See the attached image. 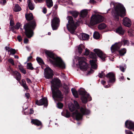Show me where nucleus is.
Segmentation results:
<instances>
[{
  "mask_svg": "<svg viewBox=\"0 0 134 134\" xmlns=\"http://www.w3.org/2000/svg\"><path fill=\"white\" fill-rule=\"evenodd\" d=\"M51 90L52 94V97L55 100L61 101L63 98L61 92L59 89L61 87V90L67 94V85L64 83L61 86L60 80L59 79H53L51 82Z\"/></svg>",
  "mask_w": 134,
  "mask_h": 134,
  "instance_id": "obj_1",
  "label": "nucleus"
},
{
  "mask_svg": "<svg viewBox=\"0 0 134 134\" xmlns=\"http://www.w3.org/2000/svg\"><path fill=\"white\" fill-rule=\"evenodd\" d=\"M25 17L26 20L30 21L25 24L23 27L25 30V33L26 36L28 38H30L33 35V31L35 29L36 24L35 20L31 21L34 19L32 13L26 14Z\"/></svg>",
  "mask_w": 134,
  "mask_h": 134,
  "instance_id": "obj_2",
  "label": "nucleus"
},
{
  "mask_svg": "<svg viewBox=\"0 0 134 134\" xmlns=\"http://www.w3.org/2000/svg\"><path fill=\"white\" fill-rule=\"evenodd\" d=\"M45 53L50 63L59 68L64 69L65 65L64 63L60 58L57 57L53 52L45 50Z\"/></svg>",
  "mask_w": 134,
  "mask_h": 134,
  "instance_id": "obj_3",
  "label": "nucleus"
},
{
  "mask_svg": "<svg viewBox=\"0 0 134 134\" xmlns=\"http://www.w3.org/2000/svg\"><path fill=\"white\" fill-rule=\"evenodd\" d=\"M125 11L122 5L120 4H117L115 8V18L118 20L119 15L123 17L126 15Z\"/></svg>",
  "mask_w": 134,
  "mask_h": 134,
  "instance_id": "obj_4",
  "label": "nucleus"
},
{
  "mask_svg": "<svg viewBox=\"0 0 134 134\" xmlns=\"http://www.w3.org/2000/svg\"><path fill=\"white\" fill-rule=\"evenodd\" d=\"M104 19V18L100 15L98 14L93 15L91 18L90 24L94 25L103 22Z\"/></svg>",
  "mask_w": 134,
  "mask_h": 134,
  "instance_id": "obj_5",
  "label": "nucleus"
},
{
  "mask_svg": "<svg viewBox=\"0 0 134 134\" xmlns=\"http://www.w3.org/2000/svg\"><path fill=\"white\" fill-rule=\"evenodd\" d=\"M80 111L81 114L77 110L73 113V116L75 117L76 119L77 120L81 119L83 115L88 114L90 113V111L87 109L85 107H81Z\"/></svg>",
  "mask_w": 134,
  "mask_h": 134,
  "instance_id": "obj_6",
  "label": "nucleus"
},
{
  "mask_svg": "<svg viewBox=\"0 0 134 134\" xmlns=\"http://www.w3.org/2000/svg\"><path fill=\"white\" fill-rule=\"evenodd\" d=\"M53 18L51 21V26L53 30H57L60 26V20L58 17L57 13L54 12Z\"/></svg>",
  "mask_w": 134,
  "mask_h": 134,
  "instance_id": "obj_7",
  "label": "nucleus"
},
{
  "mask_svg": "<svg viewBox=\"0 0 134 134\" xmlns=\"http://www.w3.org/2000/svg\"><path fill=\"white\" fill-rule=\"evenodd\" d=\"M68 29L70 33H73L76 28L77 23L74 21L73 18L71 16L68 17Z\"/></svg>",
  "mask_w": 134,
  "mask_h": 134,
  "instance_id": "obj_8",
  "label": "nucleus"
},
{
  "mask_svg": "<svg viewBox=\"0 0 134 134\" xmlns=\"http://www.w3.org/2000/svg\"><path fill=\"white\" fill-rule=\"evenodd\" d=\"M80 69L82 71L86 70L88 68V65L85 62L86 59L83 57H77Z\"/></svg>",
  "mask_w": 134,
  "mask_h": 134,
  "instance_id": "obj_9",
  "label": "nucleus"
},
{
  "mask_svg": "<svg viewBox=\"0 0 134 134\" xmlns=\"http://www.w3.org/2000/svg\"><path fill=\"white\" fill-rule=\"evenodd\" d=\"M78 92L79 94L82 96L81 99L83 103H86L88 100L91 101L92 100L91 98L90 95L88 94H87L86 92L79 90Z\"/></svg>",
  "mask_w": 134,
  "mask_h": 134,
  "instance_id": "obj_10",
  "label": "nucleus"
},
{
  "mask_svg": "<svg viewBox=\"0 0 134 134\" xmlns=\"http://www.w3.org/2000/svg\"><path fill=\"white\" fill-rule=\"evenodd\" d=\"M44 77L46 79H52L54 74L53 71L49 67H46L44 70Z\"/></svg>",
  "mask_w": 134,
  "mask_h": 134,
  "instance_id": "obj_11",
  "label": "nucleus"
},
{
  "mask_svg": "<svg viewBox=\"0 0 134 134\" xmlns=\"http://www.w3.org/2000/svg\"><path fill=\"white\" fill-rule=\"evenodd\" d=\"M89 57L91 58L94 59L90 60V62L92 68L94 69H96L97 65L96 63V62L97 61V56L96 55L93 53L90 52L89 54Z\"/></svg>",
  "mask_w": 134,
  "mask_h": 134,
  "instance_id": "obj_12",
  "label": "nucleus"
},
{
  "mask_svg": "<svg viewBox=\"0 0 134 134\" xmlns=\"http://www.w3.org/2000/svg\"><path fill=\"white\" fill-rule=\"evenodd\" d=\"M35 104L39 106L44 105L45 107H47L48 105V101L47 98H43L39 100H36Z\"/></svg>",
  "mask_w": 134,
  "mask_h": 134,
  "instance_id": "obj_13",
  "label": "nucleus"
},
{
  "mask_svg": "<svg viewBox=\"0 0 134 134\" xmlns=\"http://www.w3.org/2000/svg\"><path fill=\"white\" fill-rule=\"evenodd\" d=\"M93 51L102 60H105L106 55L101 50L98 49H95L93 50Z\"/></svg>",
  "mask_w": 134,
  "mask_h": 134,
  "instance_id": "obj_14",
  "label": "nucleus"
},
{
  "mask_svg": "<svg viewBox=\"0 0 134 134\" xmlns=\"http://www.w3.org/2000/svg\"><path fill=\"white\" fill-rule=\"evenodd\" d=\"M106 76L109 79V82L110 83H113L115 80V75L112 72H109L106 75Z\"/></svg>",
  "mask_w": 134,
  "mask_h": 134,
  "instance_id": "obj_15",
  "label": "nucleus"
},
{
  "mask_svg": "<svg viewBox=\"0 0 134 134\" xmlns=\"http://www.w3.org/2000/svg\"><path fill=\"white\" fill-rule=\"evenodd\" d=\"M121 46V44L120 42L116 43L112 45L111 47V50L112 53H114L116 51L119 49Z\"/></svg>",
  "mask_w": 134,
  "mask_h": 134,
  "instance_id": "obj_16",
  "label": "nucleus"
},
{
  "mask_svg": "<svg viewBox=\"0 0 134 134\" xmlns=\"http://www.w3.org/2000/svg\"><path fill=\"white\" fill-rule=\"evenodd\" d=\"M31 123L32 125H34L38 126H41V127L39 128V129H41L42 126V122L37 119H32Z\"/></svg>",
  "mask_w": 134,
  "mask_h": 134,
  "instance_id": "obj_17",
  "label": "nucleus"
},
{
  "mask_svg": "<svg viewBox=\"0 0 134 134\" xmlns=\"http://www.w3.org/2000/svg\"><path fill=\"white\" fill-rule=\"evenodd\" d=\"M123 23L125 26L130 27L131 24V22L130 20L127 17H125L123 19Z\"/></svg>",
  "mask_w": 134,
  "mask_h": 134,
  "instance_id": "obj_18",
  "label": "nucleus"
},
{
  "mask_svg": "<svg viewBox=\"0 0 134 134\" xmlns=\"http://www.w3.org/2000/svg\"><path fill=\"white\" fill-rule=\"evenodd\" d=\"M12 74L14 76L16 80L18 81H19L21 79V75L17 71H12Z\"/></svg>",
  "mask_w": 134,
  "mask_h": 134,
  "instance_id": "obj_19",
  "label": "nucleus"
},
{
  "mask_svg": "<svg viewBox=\"0 0 134 134\" xmlns=\"http://www.w3.org/2000/svg\"><path fill=\"white\" fill-rule=\"evenodd\" d=\"M68 13L75 18H76L79 14V12L76 10L70 11L68 12Z\"/></svg>",
  "mask_w": 134,
  "mask_h": 134,
  "instance_id": "obj_20",
  "label": "nucleus"
},
{
  "mask_svg": "<svg viewBox=\"0 0 134 134\" xmlns=\"http://www.w3.org/2000/svg\"><path fill=\"white\" fill-rule=\"evenodd\" d=\"M116 32L120 35H123L124 34V30L121 26H120L116 30Z\"/></svg>",
  "mask_w": 134,
  "mask_h": 134,
  "instance_id": "obj_21",
  "label": "nucleus"
},
{
  "mask_svg": "<svg viewBox=\"0 0 134 134\" xmlns=\"http://www.w3.org/2000/svg\"><path fill=\"white\" fill-rule=\"evenodd\" d=\"M87 14L88 10L85 9L81 11L80 15L81 17L84 18L86 16Z\"/></svg>",
  "mask_w": 134,
  "mask_h": 134,
  "instance_id": "obj_22",
  "label": "nucleus"
},
{
  "mask_svg": "<svg viewBox=\"0 0 134 134\" xmlns=\"http://www.w3.org/2000/svg\"><path fill=\"white\" fill-rule=\"evenodd\" d=\"M46 3L47 7L50 8L53 6V2L52 0H46Z\"/></svg>",
  "mask_w": 134,
  "mask_h": 134,
  "instance_id": "obj_23",
  "label": "nucleus"
},
{
  "mask_svg": "<svg viewBox=\"0 0 134 134\" xmlns=\"http://www.w3.org/2000/svg\"><path fill=\"white\" fill-rule=\"evenodd\" d=\"M81 39L82 40H86L88 39L89 37V35L87 34L83 33L81 34L80 36Z\"/></svg>",
  "mask_w": 134,
  "mask_h": 134,
  "instance_id": "obj_24",
  "label": "nucleus"
},
{
  "mask_svg": "<svg viewBox=\"0 0 134 134\" xmlns=\"http://www.w3.org/2000/svg\"><path fill=\"white\" fill-rule=\"evenodd\" d=\"M28 4V6L29 9L32 10L34 9V4L31 2V1L27 2Z\"/></svg>",
  "mask_w": 134,
  "mask_h": 134,
  "instance_id": "obj_25",
  "label": "nucleus"
},
{
  "mask_svg": "<svg viewBox=\"0 0 134 134\" xmlns=\"http://www.w3.org/2000/svg\"><path fill=\"white\" fill-rule=\"evenodd\" d=\"M106 25L104 23H102L98 26V29L100 30L104 29L106 27Z\"/></svg>",
  "mask_w": 134,
  "mask_h": 134,
  "instance_id": "obj_26",
  "label": "nucleus"
},
{
  "mask_svg": "<svg viewBox=\"0 0 134 134\" xmlns=\"http://www.w3.org/2000/svg\"><path fill=\"white\" fill-rule=\"evenodd\" d=\"M36 60L37 62L40 65L44 64V63L43 62V60L41 58L39 57H37L36 58Z\"/></svg>",
  "mask_w": 134,
  "mask_h": 134,
  "instance_id": "obj_27",
  "label": "nucleus"
},
{
  "mask_svg": "<svg viewBox=\"0 0 134 134\" xmlns=\"http://www.w3.org/2000/svg\"><path fill=\"white\" fill-rule=\"evenodd\" d=\"M71 90L73 96L76 98L78 97V95L76 91L73 88L71 89Z\"/></svg>",
  "mask_w": 134,
  "mask_h": 134,
  "instance_id": "obj_28",
  "label": "nucleus"
},
{
  "mask_svg": "<svg viewBox=\"0 0 134 134\" xmlns=\"http://www.w3.org/2000/svg\"><path fill=\"white\" fill-rule=\"evenodd\" d=\"M27 69L31 70H33L34 69L32 66V64L31 63H27Z\"/></svg>",
  "mask_w": 134,
  "mask_h": 134,
  "instance_id": "obj_29",
  "label": "nucleus"
},
{
  "mask_svg": "<svg viewBox=\"0 0 134 134\" xmlns=\"http://www.w3.org/2000/svg\"><path fill=\"white\" fill-rule=\"evenodd\" d=\"M126 50L124 48L121 49L119 51V53L120 55L121 56L123 55L126 53Z\"/></svg>",
  "mask_w": 134,
  "mask_h": 134,
  "instance_id": "obj_30",
  "label": "nucleus"
},
{
  "mask_svg": "<svg viewBox=\"0 0 134 134\" xmlns=\"http://www.w3.org/2000/svg\"><path fill=\"white\" fill-rule=\"evenodd\" d=\"M93 37L94 38L96 39H98L100 37L99 33L97 32H95L93 34Z\"/></svg>",
  "mask_w": 134,
  "mask_h": 134,
  "instance_id": "obj_31",
  "label": "nucleus"
},
{
  "mask_svg": "<svg viewBox=\"0 0 134 134\" xmlns=\"http://www.w3.org/2000/svg\"><path fill=\"white\" fill-rule=\"evenodd\" d=\"M84 46L82 44L79 45L78 47V52L80 54H81L82 52V48Z\"/></svg>",
  "mask_w": 134,
  "mask_h": 134,
  "instance_id": "obj_32",
  "label": "nucleus"
},
{
  "mask_svg": "<svg viewBox=\"0 0 134 134\" xmlns=\"http://www.w3.org/2000/svg\"><path fill=\"white\" fill-rule=\"evenodd\" d=\"M69 108L70 110L71 111H72L75 110V108L74 105L72 103L70 105H69Z\"/></svg>",
  "mask_w": 134,
  "mask_h": 134,
  "instance_id": "obj_33",
  "label": "nucleus"
},
{
  "mask_svg": "<svg viewBox=\"0 0 134 134\" xmlns=\"http://www.w3.org/2000/svg\"><path fill=\"white\" fill-rule=\"evenodd\" d=\"M62 115L67 118V109H64L61 113Z\"/></svg>",
  "mask_w": 134,
  "mask_h": 134,
  "instance_id": "obj_34",
  "label": "nucleus"
},
{
  "mask_svg": "<svg viewBox=\"0 0 134 134\" xmlns=\"http://www.w3.org/2000/svg\"><path fill=\"white\" fill-rule=\"evenodd\" d=\"M21 9V8L18 4H16L15 6V10L16 12H19Z\"/></svg>",
  "mask_w": 134,
  "mask_h": 134,
  "instance_id": "obj_35",
  "label": "nucleus"
},
{
  "mask_svg": "<svg viewBox=\"0 0 134 134\" xmlns=\"http://www.w3.org/2000/svg\"><path fill=\"white\" fill-rule=\"evenodd\" d=\"M21 25V24L20 23H17L16 24L15 26H14L15 29L18 30L19 28V27H20Z\"/></svg>",
  "mask_w": 134,
  "mask_h": 134,
  "instance_id": "obj_36",
  "label": "nucleus"
},
{
  "mask_svg": "<svg viewBox=\"0 0 134 134\" xmlns=\"http://www.w3.org/2000/svg\"><path fill=\"white\" fill-rule=\"evenodd\" d=\"M8 52H10V53L13 54H15L16 53L15 49L13 48H11L10 50H8Z\"/></svg>",
  "mask_w": 134,
  "mask_h": 134,
  "instance_id": "obj_37",
  "label": "nucleus"
},
{
  "mask_svg": "<svg viewBox=\"0 0 134 134\" xmlns=\"http://www.w3.org/2000/svg\"><path fill=\"white\" fill-rule=\"evenodd\" d=\"M63 106V104L61 103H58L57 104V107L59 109H61Z\"/></svg>",
  "mask_w": 134,
  "mask_h": 134,
  "instance_id": "obj_38",
  "label": "nucleus"
},
{
  "mask_svg": "<svg viewBox=\"0 0 134 134\" xmlns=\"http://www.w3.org/2000/svg\"><path fill=\"white\" fill-rule=\"evenodd\" d=\"M121 42L124 43V45L128 46L129 45V42L127 40H123L122 39Z\"/></svg>",
  "mask_w": 134,
  "mask_h": 134,
  "instance_id": "obj_39",
  "label": "nucleus"
},
{
  "mask_svg": "<svg viewBox=\"0 0 134 134\" xmlns=\"http://www.w3.org/2000/svg\"><path fill=\"white\" fill-rule=\"evenodd\" d=\"M74 103L75 105V106L76 107V108L78 109L79 108V105L78 103L75 100L74 101Z\"/></svg>",
  "mask_w": 134,
  "mask_h": 134,
  "instance_id": "obj_40",
  "label": "nucleus"
},
{
  "mask_svg": "<svg viewBox=\"0 0 134 134\" xmlns=\"http://www.w3.org/2000/svg\"><path fill=\"white\" fill-rule=\"evenodd\" d=\"M8 62L10 63L12 65H14V60L11 58H10L8 60Z\"/></svg>",
  "mask_w": 134,
  "mask_h": 134,
  "instance_id": "obj_41",
  "label": "nucleus"
},
{
  "mask_svg": "<svg viewBox=\"0 0 134 134\" xmlns=\"http://www.w3.org/2000/svg\"><path fill=\"white\" fill-rule=\"evenodd\" d=\"M126 68V67L125 66H120V70L122 72H124L125 71V69Z\"/></svg>",
  "mask_w": 134,
  "mask_h": 134,
  "instance_id": "obj_42",
  "label": "nucleus"
},
{
  "mask_svg": "<svg viewBox=\"0 0 134 134\" xmlns=\"http://www.w3.org/2000/svg\"><path fill=\"white\" fill-rule=\"evenodd\" d=\"M99 77L100 78L104 77L105 76V74L102 71L99 74Z\"/></svg>",
  "mask_w": 134,
  "mask_h": 134,
  "instance_id": "obj_43",
  "label": "nucleus"
},
{
  "mask_svg": "<svg viewBox=\"0 0 134 134\" xmlns=\"http://www.w3.org/2000/svg\"><path fill=\"white\" fill-rule=\"evenodd\" d=\"M90 52L89 51L88 49H85V53H84V55L86 56L90 54Z\"/></svg>",
  "mask_w": 134,
  "mask_h": 134,
  "instance_id": "obj_44",
  "label": "nucleus"
},
{
  "mask_svg": "<svg viewBox=\"0 0 134 134\" xmlns=\"http://www.w3.org/2000/svg\"><path fill=\"white\" fill-rule=\"evenodd\" d=\"M17 38L18 41L19 42H21L23 40V39L21 37L20 35H18L17 37Z\"/></svg>",
  "mask_w": 134,
  "mask_h": 134,
  "instance_id": "obj_45",
  "label": "nucleus"
},
{
  "mask_svg": "<svg viewBox=\"0 0 134 134\" xmlns=\"http://www.w3.org/2000/svg\"><path fill=\"white\" fill-rule=\"evenodd\" d=\"M10 25L11 26H14V21L12 20V19L11 18L10 20Z\"/></svg>",
  "mask_w": 134,
  "mask_h": 134,
  "instance_id": "obj_46",
  "label": "nucleus"
},
{
  "mask_svg": "<svg viewBox=\"0 0 134 134\" xmlns=\"http://www.w3.org/2000/svg\"><path fill=\"white\" fill-rule=\"evenodd\" d=\"M21 82L22 83L21 85L22 86L25 85V84H26V81L24 79H22L21 80Z\"/></svg>",
  "mask_w": 134,
  "mask_h": 134,
  "instance_id": "obj_47",
  "label": "nucleus"
},
{
  "mask_svg": "<svg viewBox=\"0 0 134 134\" xmlns=\"http://www.w3.org/2000/svg\"><path fill=\"white\" fill-rule=\"evenodd\" d=\"M7 70L9 71H11L12 73V71H14L13 70V69L11 68L10 66H9Z\"/></svg>",
  "mask_w": 134,
  "mask_h": 134,
  "instance_id": "obj_48",
  "label": "nucleus"
},
{
  "mask_svg": "<svg viewBox=\"0 0 134 134\" xmlns=\"http://www.w3.org/2000/svg\"><path fill=\"white\" fill-rule=\"evenodd\" d=\"M125 131L126 134H133L132 132L129 130H126Z\"/></svg>",
  "mask_w": 134,
  "mask_h": 134,
  "instance_id": "obj_49",
  "label": "nucleus"
},
{
  "mask_svg": "<svg viewBox=\"0 0 134 134\" xmlns=\"http://www.w3.org/2000/svg\"><path fill=\"white\" fill-rule=\"evenodd\" d=\"M22 86L26 90H29L28 87L26 85V84H25V85Z\"/></svg>",
  "mask_w": 134,
  "mask_h": 134,
  "instance_id": "obj_50",
  "label": "nucleus"
},
{
  "mask_svg": "<svg viewBox=\"0 0 134 134\" xmlns=\"http://www.w3.org/2000/svg\"><path fill=\"white\" fill-rule=\"evenodd\" d=\"M26 80L28 83H32V82L31 80L28 78H26Z\"/></svg>",
  "mask_w": 134,
  "mask_h": 134,
  "instance_id": "obj_51",
  "label": "nucleus"
},
{
  "mask_svg": "<svg viewBox=\"0 0 134 134\" xmlns=\"http://www.w3.org/2000/svg\"><path fill=\"white\" fill-rule=\"evenodd\" d=\"M25 97L28 99L30 97V94L29 93H26L25 94Z\"/></svg>",
  "mask_w": 134,
  "mask_h": 134,
  "instance_id": "obj_52",
  "label": "nucleus"
},
{
  "mask_svg": "<svg viewBox=\"0 0 134 134\" xmlns=\"http://www.w3.org/2000/svg\"><path fill=\"white\" fill-rule=\"evenodd\" d=\"M128 33L129 35L131 36H133V34L132 33V32L131 30H129L128 31Z\"/></svg>",
  "mask_w": 134,
  "mask_h": 134,
  "instance_id": "obj_53",
  "label": "nucleus"
},
{
  "mask_svg": "<svg viewBox=\"0 0 134 134\" xmlns=\"http://www.w3.org/2000/svg\"><path fill=\"white\" fill-rule=\"evenodd\" d=\"M29 41L28 39L27 38H25L24 40V42L25 43H27Z\"/></svg>",
  "mask_w": 134,
  "mask_h": 134,
  "instance_id": "obj_54",
  "label": "nucleus"
},
{
  "mask_svg": "<svg viewBox=\"0 0 134 134\" xmlns=\"http://www.w3.org/2000/svg\"><path fill=\"white\" fill-rule=\"evenodd\" d=\"M20 71L22 72L24 74H26V71L24 69H23L21 70Z\"/></svg>",
  "mask_w": 134,
  "mask_h": 134,
  "instance_id": "obj_55",
  "label": "nucleus"
},
{
  "mask_svg": "<svg viewBox=\"0 0 134 134\" xmlns=\"http://www.w3.org/2000/svg\"><path fill=\"white\" fill-rule=\"evenodd\" d=\"M47 10L46 8H43V12L44 14H46L47 13Z\"/></svg>",
  "mask_w": 134,
  "mask_h": 134,
  "instance_id": "obj_56",
  "label": "nucleus"
},
{
  "mask_svg": "<svg viewBox=\"0 0 134 134\" xmlns=\"http://www.w3.org/2000/svg\"><path fill=\"white\" fill-rule=\"evenodd\" d=\"M34 113V111L33 110V109L31 108L30 109L29 113L30 114H32Z\"/></svg>",
  "mask_w": 134,
  "mask_h": 134,
  "instance_id": "obj_57",
  "label": "nucleus"
},
{
  "mask_svg": "<svg viewBox=\"0 0 134 134\" xmlns=\"http://www.w3.org/2000/svg\"><path fill=\"white\" fill-rule=\"evenodd\" d=\"M32 58V57L31 56L28 57L27 58V62L29 61L30 60H31Z\"/></svg>",
  "mask_w": 134,
  "mask_h": 134,
  "instance_id": "obj_58",
  "label": "nucleus"
},
{
  "mask_svg": "<svg viewBox=\"0 0 134 134\" xmlns=\"http://www.w3.org/2000/svg\"><path fill=\"white\" fill-rule=\"evenodd\" d=\"M15 29V28L14 26H11V29L13 32H14Z\"/></svg>",
  "mask_w": 134,
  "mask_h": 134,
  "instance_id": "obj_59",
  "label": "nucleus"
},
{
  "mask_svg": "<svg viewBox=\"0 0 134 134\" xmlns=\"http://www.w3.org/2000/svg\"><path fill=\"white\" fill-rule=\"evenodd\" d=\"M18 68L20 71L21 70L24 69L23 67L20 65H18Z\"/></svg>",
  "mask_w": 134,
  "mask_h": 134,
  "instance_id": "obj_60",
  "label": "nucleus"
},
{
  "mask_svg": "<svg viewBox=\"0 0 134 134\" xmlns=\"http://www.w3.org/2000/svg\"><path fill=\"white\" fill-rule=\"evenodd\" d=\"M58 8V6L57 4H55L54 5V6L53 8V9L55 8V10H56Z\"/></svg>",
  "mask_w": 134,
  "mask_h": 134,
  "instance_id": "obj_61",
  "label": "nucleus"
},
{
  "mask_svg": "<svg viewBox=\"0 0 134 134\" xmlns=\"http://www.w3.org/2000/svg\"><path fill=\"white\" fill-rule=\"evenodd\" d=\"M93 72V70L92 69H91L90 71H89L88 72V74H90L91 73H92Z\"/></svg>",
  "mask_w": 134,
  "mask_h": 134,
  "instance_id": "obj_62",
  "label": "nucleus"
},
{
  "mask_svg": "<svg viewBox=\"0 0 134 134\" xmlns=\"http://www.w3.org/2000/svg\"><path fill=\"white\" fill-rule=\"evenodd\" d=\"M3 1V5H5L7 3L6 0H2Z\"/></svg>",
  "mask_w": 134,
  "mask_h": 134,
  "instance_id": "obj_63",
  "label": "nucleus"
},
{
  "mask_svg": "<svg viewBox=\"0 0 134 134\" xmlns=\"http://www.w3.org/2000/svg\"><path fill=\"white\" fill-rule=\"evenodd\" d=\"M26 48L29 51H30L31 50V49L29 47L27 46H26Z\"/></svg>",
  "mask_w": 134,
  "mask_h": 134,
  "instance_id": "obj_64",
  "label": "nucleus"
}]
</instances>
